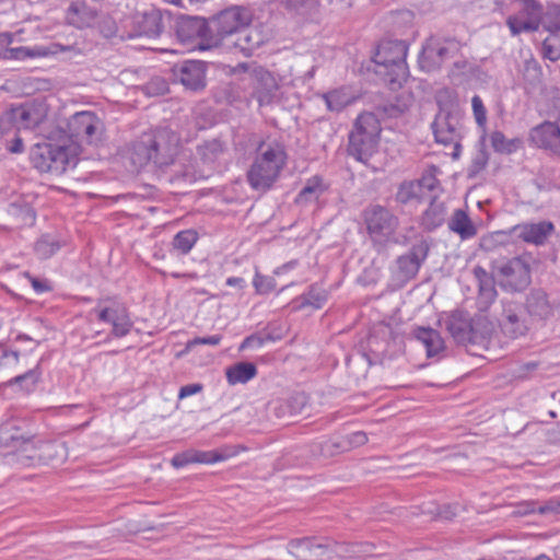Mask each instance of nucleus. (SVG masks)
Listing matches in <instances>:
<instances>
[{
	"label": "nucleus",
	"instance_id": "obj_1",
	"mask_svg": "<svg viewBox=\"0 0 560 560\" xmlns=\"http://www.w3.org/2000/svg\"><path fill=\"white\" fill-rule=\"evenodd\" d=\"M127 158L136 168L149 164L162 172L170 168L172 182L194 183L203 176L199 164L191 163V153L180 148L177 135L166 129L143 133L130 142Z\"/></svg>",
	"mask_w": 560,
	"mask_h": 560
},
{
	"label": "nucleus",
	"instance_id": "obj_2",
	"mask_svg": "<svg viewBox=\"0 0 560 560\" xmlns=\"http://www.w3.org/2000/svg\"><path fill=\"white\" fill-rule=\"evenodd\" d=\"M408 46L405 40H383L374 56L375 73L384 80L390 90L402 85L408 75L406 63Z\"/></svg>",
	"mask_w": 560,
	"mask_h": 560
},
{
	"label": "nucleus",
	"instance_id": "obj_3",
	"mask_svg": "<svg viewBox=\"0 0 560 560\" xmlns=\"http://www.w3.org/2000/svg\"><path fill=\"white\" fill-rule=\"evenodd\" d=\"M285 161L287 153L281 145L261 143L247 171V180L250 187L262 192L269 190L279 178Z\"/></svg>",
	"mask_w": 560,
	"mask_h": 560
},
{
	"label": "nucleus",
	"instance_id": "obj_4",
	"mask_svg": "<svg viewBox=\"0 0 560 560\" xmlns=\"http://www.w3.org/2000/svg\"><path fill=\"white\" fill-rule=\"evenodd\" d=\"M381 131V122L374 113L360 114L349 133V154L359 162L368 163L377 150Z\"/></svg>",
	"mask_w": 560,
	"mask_h": 560
},
{
	"label": "nucleus",
	"instance_id": "obj_5",
	"mask_svg": "<svg viewBox=\"0 0 560 560\" xmlns=\"http://www.w3.org/2000/svg\"><path fill=\"white\" fill-rule=\"evenodd\" d=\"M59 132L61 140L96 144L102 140L104 122L93 112H78L65 122V126H59Z\"/></svg>",
	"mask_w": 560,
	"mask_h": 560
},
{
	"label": "nucleus",
	"instance_id": "obj_6",
	"mask_svg": "<svg viewBox=\"0 0 560 560\" xmlns=\"http://www.w3.org/2000/svg\"><path fill=\"white\" fill-rule=\"evenodd\" d=\"M59 450H63L62 444L35 442L32 438L22 439L16 445V450L8 453L5 464L19 468L36 466L38 463H47L58 455Z\"/></svg>",
	"mask_w": 560,
	"mask_h": 560
},
{
	"label": "nucleus",
	"instance_id": "obj_7",
	"mask_svg": "<svg viewBox=\"0 0 560 560\" xmlns=\"http://www.w3.org/2000/svg\"><path fill=\"white\" fill-rule=\"evenodd\" d=\"M48 114L44 102L34 101L12 107L0 117V132L8 133L11 128L33 129L43 124Z\"/></svg>",
	"mask_w": 560,
	"mask_h": 560
},
{
	"label": "nucleus",
	"instance_id": "obj_8",
	"mask_svg": "<svg viewBox=\"0 0 560 560\" xmlns=\"http://www.w3.org/2000/svg\"><path fill=\"white\" fill-rule=\"evenodd\" d=\"M371 240L377 244L387 243L398 228V218L386 207L381 205H369L362 212Z\"/></svg>",
	"mask_w": 560,
	"mask_h": 560
},
{
	"label": "nucleus",
	"instance_id": "obj_9",
	"mask_svg": "<svg viewBox=\"0 0 560 560\" xmlns=\"http://www.w3.org/2000/svg\"><path fill=\"white\" fill-rule=\"evenodd\" d=\"M31 160L39 172L62 174L69 164H74V158L63 144L42 143L36 144L31 153Z\"/></svg>",
	"mask_w": 560,
	"mask_h": 560
},
{
	"label": "nucleus",
	"instance_id": "obj_10",
	"mask_svg": "<svg viewBox=\"0 0 560 560\" xmlns=\"http://www.w3.org/2000/svg\"><path fill=\"white\" fill-rule=\"evenodd\" d=\"M555 232V225L550 221H539L532 223H522L513 226L509 232H497L493 236L483 238L481 246L486 249L491 248L494 238L503 242L508 236L522 240L525 243L541 246Z\"/></svg>",
	"mask_w": 560,
	"mask_h": 560
},
{
	"label": "nucleus",
	"instance_id": "obj_11",
	"mask_svg": "<svg viewBox=\"0 0 560 560\" xmlns=\"http://www.w3.org/2000/svg\"><path fill=\"white\" fill-rule=\"evenodd\" d=\"M438 173H440L439 167L430 165L419 179L404 180L397 188L395 200L398 203L408 205L412 201L421 202L429 199L431 197L429 194L439 188Z\"/></svg>",
	"mask_w": 560,
	"mask_h": 560
},
{
	"label": "nucleus",
	"instance_id": "obj_12",
	"mask_svg": "<svg viewBox=\"0 0 560 560\" xmlns=\"http://www.w3.org/2000/svg\"><path fill=\"white\" fill-rule=\"evenodd\" d=\"M460 51V43L450 37H430L422 48L419 62L422 69L433 71Z\"/></svg>",
	"mask_w": 560,
	"mask_h": 560
},
{
	"label": "nucleus",
	"instance_id": "obj_13",
	"mask_svg": "<svg viewBox=\"0 0 560 560\" xmlns=\"http://www.w3.org/2000/svg\"><path fill=\"white\" fill-rule=\"evenodd\" d=\"M247 24L248 15L244 9L231 7L221 11L208 22V46H217L223 37L240 32Z\"/></svg>",
	"mask_w": 560,
	"mask_h": 560
},
{
	"label": "nucleus",
	"instance_id": "obj_14",
	"mask_svg": "<svg viewBox=\"0 0 560 560\" xmlns=\"http://www.w3.org/2000/svg\"><path fill=\"white\" fill-rule=\"evenodd\" d=\"M432 130L435 141L445 147H452L451 155L453 159H457L460 154V141L463 138V125L459 117L452 112L441 108L432 122Z\"/></svg>",
	"mask_w": 560,
	"mask_h": 560
},
{
	"label": "nucleus",
	"instance_id": "obj_15",
	"mask_svg": "<svg viewBox=\"0 0 560 560\" xmlns=\"http://www.w3.org/2000/svg\"><path fill=\"white\" fill-rule=\"evenodd\" d=\"M517 12L509 15L506 25L512 35L516 36L523 32H536L541 23L544 7L537 0H515Z\"/></svg>",
	"mask_w": 560,
	"mask_h": 560
},
{
	"label": "nucleus",
	"instance_id": "obj_16",
	"mask_svg": "<svg viewBox=\"0 0 560 560\" xmlns=\"http://www.w3.org/2000/svg\"><path fill=\"white\" fill-rule=\"evenodd\" d=\"M235 69L248 72L253 84V96L259 106L272 103L279 86L271 72L255 63H240Z\"/></svg>",
	"mask_w": 560,
	"mask_h": 560
},
{
	"label": "nucleus",
	"instance_id": "obj_17",
	"mask_svg": "<svg viewBox=\"0 0 560 560\" xmlns=\"http://www.w3.org/2000/svg\"><path fill=\"white\" fill-rule=\"evenodd\" d=\"M499 325L503 335L511 339L524 337L529 330L523 306L514 301H502Z\"/></svg>",
	"mask_w": 560,
	"mask_h": 560
},
{
	"label": "nucleus",
	"instance_id": "obj_18",
	"mask_svg": "<svg viewBox=\"0 0 560 560\" xmlns=\"http://www.w3.org/2000/svg\"><path fill=\"white\" fill-rule=\"evenodd\" d=\"M59 52H70L73 56L81 55V50L72 45H61L58 43H50L46 46L34 47H10L0 49V59L3 60H25L27 58H40Z\"/></svg>",
	"mask_w": 560,
	"mask_h": 560
},
{
	"label": "nucleus",
	"instance_id": "obj_19",
	"mask_svg": "<svg viewBox=\"0 0 560 560\" xmlns=\"http://www.w3.org/2000/svg\"><path fill=\"white\" fill-rule=\"evenodd\" d=\"M176 35L183 43H189L200 39L199 47L201 49L210 48L208 46L209 26L203 18L182 15L176 20Z\"/></svg>",
	"mask_w": 560,
	"mask_h": 560
},
{
	"label": "nucleus",
	"instance_id": "obj_20",
	"mask_svg": "<svg viewBox=\"0 0 560 560\" xmlns=\"http://www.w3.org/2000/svg\"><path fill=\"white\" fill-rule=\"evenodd\" d=\"M429 250V243L421 238L411 246L407 254L399 256L396 260L399 278L404 280L413 278L427 259Z\"/></svg>",
	"mask_w": 560,
	"mask_h": 560
},
{
	"label": "nucleus",
	"instance_id": "obj_21",
	"mask_svg": "<svg viewBox=\"0 0 560 560\" xmlns=\"http://www.w3.org/2000/svg\"><path fill=\"white\" fill-rule=\"evenodd\" d=\"M229 151L226 142L220 139L206 140L197 145V159L191 158L192 164H199L203 170L205 178L208 172L212 171L217 163H220Z\"/></svg>",
	"mask_w": 560,
	"mask_h": 560
},
{
	"label": "nucleus",
	"instance_id": "obj_22",
	"mask_svg": "<svg viewBox=\"0 0 560 560\" xmlns=\"http://www.w3.org/2000/svg\"><path fill=\"white\" fill-rule=\"evenodd\" d=\"M498 270L505 283L515 291H521L530 283V268L523 257H514L508 260Z\"/></svg>",
	"mask_w": 560,
	"mask_h": 560
},
{
	"label": "nucleus",
	"instance_id": "obj_23",
	"mask_svg": "<svg viewBox=\"0 0 560 560\" xmlns=\"http://www.w3.org/2000/svg\"><path fill=\"white\" fill-rule=\"evenodd\" d=\"M530 141L540 149L560 158V127L557 122L544 121L529 131Z\"/></svg>",
	"mask_w": 560,
	"mask_h": 560
},
{
	"label": "nucleus",
	"instance_id": "obj_24",
	"mask_svg": "<svg viewBox=\"0 0 560 560\" xmlns=\"http://www.w3.org/2000/svg\"><path fill=\"white\" fill-rule=\"evenodd\" d=\"M100 320L112 324V335L120 338L129 334L132 328V320L130 319L127 308L119 304H114L109 307L95 310Z\"/></svg>",
	"mask_w": 560,
	"mask_h": 560
},
{
	"label": "nucleus",
	"instance_id": "obj_25",
	"mask_svg": "<svg viewBox=\"0 0 560 560\" xmlns=\"http://www.w3.org/2000/svg\"><path fill=\"white\" fill-rule=\"evenodd\" d=\"M180 83L189 90L197 91L206 85V63L199 60H186L175 68Z\"/></svg>",
	"mask_w": 560,
	"mask_h": 560
},
{
	"label": "nucleus",
	"instance_id": "obj_26",
	"mask_svg": "<svg viewBox=\"0 0 560 560\" xmlns=\"http://www.w3.org/2000/svg\"><path fill=\"white\" fill-rule=\"evenodd\" d=\"M446 329L453 339L464 346H472L474 324L472 318L463 312H453L446 320Z\"/></svg>",
	"mask_w": 560,
	"mask_h": 560
},
{
	"label": "nucleus",
	"instance_id": "obj_27",
	"mask_svg": "<svg viewBox=\"0 0 560 560\" xmlns=\"http://www.w3.org/2000/svg\"><path fill=\"white\" fill-rule=\"evenodd\" d=\"M366 442V434L363 431H357L343 438L325 441L320 445V454L325 457L334 456L338 453L364 445Z\"/></svg>",
	"mask_w": 560,
	"mask_h": 560
},
{
	"label": "nucleus",
	"instance_id": "obj_28",
	"mask_svg": "<svg viewBox=\"0 0 560 560\" xmlns=\"http://www.w3.org/2000/svg\"><path fill=\"white\" fill-rule=\"evenodd\" d=\"M228 458L226 454H222L218 451H196V450H188L186 452L176 454L172 458V465L175 468H182L189 464H213L218 462H222Z\"/></svg>",
	"mask_w": 560,
	"mask_h": 560
},
{
	"label": "nucleus",
	"instance_id": "obj_29",
	"mask_svg": "<svg viewBox=\"0 0 560 560\" xmlns=\"http://www.w3.org/2000/svg\"><path fill=\"white\" fill-rule=\"evenodd\" d=\"M526 310L529 316L536 319H547L553 315V305L547 293L541 289H533L526 296Z\"/></svg>",
	"mask_w": 560,
	"mask_h": 560
},
{
	"label": "nucleus",
	"instance_id": "obj_30",
	"mask_svg": "<svg viewBox=\"0 0 560 560\" xmlns=\"http://www.w3.org/2000/svg\"><path fill=\"white\" fill-rule=\"evenodd\" d=\"M413 335L424 346L428 358L439 357L444 352V340L438 330L430 327H417Z\"/></svg>",
	"mask_w": 560,
	"mask_h": 560
},
{
	"label": "nucleus",
	"instance_id": "obj_31",
	"mask_svg": "<svg viewBox=\"0 0 560 560\" xmlns=\"http://www.w3.org/2000/svg\"><path fill=\"white\" fill-rule=\"evenodd\" d=\"M96 15V10L90 7L85 0L71 3L67 10V20L69 24L78 28L90 26L94 22Z\"/></svg>",
	"mask_w": 560,
	"mask_h": 560
},
{
	"label": "nucleus",
	"instance_id": "obj_32",
	"mask_svg": "<svg viewBox=\"0 0 560 560\" xmlns=\"http://www.w3.org/2000/svg\"><path fill=\"white\" fill-rule=\"evenodd\" d=\"M327 109L339 113L357 100L355 93L348 86L330 90L322 95Z\"/></svg>",
	"mask_w": 560,
	"mask_h": 560
},
{
	"label": "nucleus",
	"instance_id": "obj_33",
	"mask_svg": "<svg viewBox=\"0 0 560 560\" xmlns=\"http://www.w3.org/2000/svg\"><path fill=\"white\" fill-rule=\"evenodd\" d=\"M430 205L422 213L421 224L428 231H433L441 226L445 221L446 207L443 201H440L435 196H431Z\"/></svg>",
	"mask_w": 560,
	"mask_h": 560
},
{
	"label": "nucleus",
	"instance_id": "obj_34",
	"mask_svg": "<svg viewBox=\"0 0 560 560\" xmlns=\"http://www.w3.org/2000/svg\"><path fill=\"white\" fill-rule=\"evenodd\" d=\"M448 229L458 234L462 240L471 238L477 234V229L466 211L456 209L448 220Z\"/></svg>",
	"mask_w": 560,
	"mask_h": 560
},
{
	"label": "nucleus",
	"instance_id": "obj_35",
	"mask_svg": "<svg viewBox=\"0 0 560 560\" xmlns=\"http://www.w3.org/2000/svg\"><path fill=\"white\" fill-rule=\"evenodd\" d=\"M472 346L487 348L489 339L494 331L493 323L487 316L480 315L472 319Z\"/></svg>",
	"mask_w": 560,
	"mask_h": 560
},
{
	"label": "nucleus",
	"instance_id": "obj_36",
	"mask_svg": "<svg viewBox=\"0 0 560 560\" xmlns=\"http://www.w3.org/2000/svg\"><path fill=\"white\" fill-rule=\"evenodd\" d=\"M256 374V366L249 362H240L226 370V378L231 385L244 384L255 377Z\"/></svg>",
	"mask_w": 560,
	"mask_h": 560
},
{
	"label": "nucleus",
	"instance_id": "obj_37",
	"mask_svg": "<svg viewBox=\"0 0 560 560\" xmlns=\"http://www.w3.org/2000/svg\"><path fill=\"white\" fill-rule=\"evenodd\" d=\"M42 372L39 364H36L33 369L16 375L9 381V385H18L25 392H33L39 382Z\"/></svg>",
	"mask_w": 560,
	"mask_h": 560
},
{
	"label": "nucleus",
	"instance_id": "obj_38",
	"mask_svg": "<svg viewBox=\"0 0 560 560\" xmlns=\"http://www.w3.org/2000/svg\"><path fill=\"white\" fill-rule=\"evenodd\" d=\"M522 77L526 85L536 88L541 83L542 71L541 67L532 56L524 60L522 68Z\"/></svg>",
	"mask_w": 560,
	"mask_h": 560
},
{
	"label": "nucleus",
	"instance_id": "obj_39",
	"mask_svg": "<svg viewBox=\"0 0 560 560\" xmlns=\"http://www.w3.org/2000/svg\"><path fill=\"white\" fill-rule=\"evenodd\" d=\"M198 240V235L192 230L178 232L172 242V247L178 254L186 255L190 252Z\"/></svg>",
	"mask_w": 560,
	"mask_h": 560
},
{
	"label": "nucleus",
	"instance_id": "obj_40",
	"mask_svg": "<svg viewBox=\"0 0 560 560\" xmlns=\"http://www.w3.org/2000/svg\"><path fill=\"white\" fill-rule=\"evenodd\" d=\"M324 191L322 179L317 176L310 178L296 197L298 203L317 199Z\"/></svg>",
	"mask_w": 560,
	"mask_h": 560
},
{
	"label": "nucleus",
	"instance_id": "obj_41",
	"mask_svg": "<svg viewBox=\"0 0 560 560\" xmlns=\"http://www.w3.org/2000/svg\"><path fill=\"white\" fill-rule=\"evenodd\" d=\"M542 56L551 61L560 59V30L550 31L542 43Z\"/></svg>",
	"mask_w": 560,
	"mask_h": 560
},
{
	"label": "nucleus",
	"instance_id": "obj_42",
	"mask_svg": "<svg viewBox=\"0 0 560 560\" xmlns=\"http://www.w3.org/2000/svg\"><path fill=\"white\" fill-rule=\"evenodd\" d=\"M61 245L58 241L49 235L42 236L35 244V252L38 257L47 259L60 249Z\"/></svg>",
	"mask_w": 560,
	"mask_h": 560
},
{
	"label": "nucleus",
	"instance_id": "obj_43",
	"mask_svg": "<svg viewBox=\"0 0 560 560\" xmlns=\"http://www.w3.org/2000/svg\"><path fill=\"white\" fill-rule=\"evenodd\" d=\"M497 291L493 285L492 279L481 280V284L479 285V294H478V305L479 308L485 311L489 307V305L495 300Z\"/></svg>",
	"mask_w": 560,
	"mask_h": 560
},
{
	"label": "nucleus",
	"instance_id": "obj_44",
	"mask_svg": "<svg viewBox=\"0 0 560 560\" xmlns=\"http://www.w3.org/2000/svg\"><path fill=\"white\" fill-rule=\"evenodd\" d=\"M23 435L19 434V430L12 423H5L0 427V447L16 446Z\"/></svg>",
	"mask_w": 560,
	"mask_h": 560
},
{
	"label": "nucleus",
	"instance_id": "obj_45",
	"mask_svg": "<svg viewBox=\"0 0 560 560\" xmlns=\"http://www.w3.org/2000/svg\"><path fill=\"white\" fill-rule=\"evenodd\" d=\"M327 296L328 294L326 290L313 285L311 287L308 292L303 295L302 305H310L313 306L314 308H320L326 303Z\"/></svg>",
	"mask_w": 560,
	"mask_h": 560
},
{
	"label": "nucleus",
	"instance_id": "obj_46",
	"mask_svg": "<svg viewBox=\"0 0 560 560\" xmlns=\"http://www.w3.org/2000/svg\"><path fill=\"white\" fill-rule=\"evenodd\" d=\"M490 141L494 151L500 153H511L515 149V141L508 140L500 131L492 132Z\"/></svg>",
	"mask_w": 560,
	"mask_h": 560
},
{
	"label": "nucleus",
	"instance_id": "obj_47",
	"mask_svg": "<svg viewBox=\"0 0 560 560\" xmlns=\"http://www.w3.org/2000/svg\"><path fill=\"white\" fill-rule=\"evenodd\" d=\"M144 91L150 96L163 95L168 91V83L161 77L152 78L145 85Z\"/></svg>",
	"mask_w": 560,
	"mask_h": 560
},
{
	"label": "nucleus",
	"instance_id": "obj_48",
	"mask_svg": "<svg viewBox=\"0 0 560 560\" xmlns=\"http://www.w3.org/2000/svg\"><path fill=\"white\" fill-rule=\"evenodd\" d=\"M288 327L285 323L272 322L266 327V340H281L287 334Z\"/></svg>",
	"mask_w": 560,
	"mask_h": 560
},
{
	"label": "nucleus",
	"instance_id": "obj_49",
	"mask_svg": "<svg viewBox=\"0 0 560 560\" xmlns=\"http://www.w3.org/2000/svg\"><path fill=\"white\" fill-rule=\"evenodd\" d=\"M19 363V352L0 345V368H14Z\"/></svg>",
	"mask_w": 560,
	"mask_h": 560
},
{
	"label": "nucleus",
	"instance_id": "obj_50",
	"mask_svg": "<svg viewBox=\"0 0 560 560\" xmlns=\"http://www.w3.org/2000/svg\"><path fill=\"white\" fill-rule=\"evenodd\" d=\"M253 284L259 294L269 293L275 287L272 278L264 277L260 275H256Z\"/></svg>",
	"mask_w": 560,
	"mask_h": 560
},
{
	"label": "nucleus",
	"instance_id": "obj_51",
	"mask_svg": "<svg viewBox=\"0 0 560 560\" xmlns=\"http://www.w3.org/2000/svg\"><path fill=\"white\" fill-rule=\"evenodd\" d=\"M472 110L476 118V121L479 126L483 125L486 122V108L483 106L482 100L475 95L471 100Z\"/></svg>",
	"mask_w": 560,
	"mask_h": 560
},
{
	"label": "nucleus",
	"instance_id": "obj_52",
	"mask_svg": "<svg viewBox=\"0 0 560 560\" xmlns=\"http://www.w3.org/2000/svg\"><path fill=\"white\" fill-rule=\"evenodd\" d=\"M145 22L150 24L149 30L147 31V34L151 37L159 36L162 32V25H161V18L156 13H152L150 15H147Z\"/></svg>",
	"mask_w": 560,
	"mask_h": 560
},
{
	"label": "nucleus",
	"instance_id": "obj_53",
	"mask_svg": "<svg viewBox=\"0 0 560 560\" xmlns=\"http://www.w3.org/2000/svg\"><path fill=\"white\" fill-rule=\"evenodd\" d=\"M406 109H407L406 105H400V104H386V105L378 107V110L381 112V114H383L384 116L389 117V118H395V117L402 115Z\"/></svg>",
	"mask_w": 560,
	"mask_h": 560
},
{
	"label": "nucleus",
	"instance_id": "obj_54",
	"mask_svg": "<svg viewBox=\"0 0 560 560\" xmlns=\"http://www.w3.org/2000/svg\"><path fill=\"white\" fill-rule=\"evenodd\" d=\"M488 158L485 152H479L472 160L471 165L469 167V175H475L481 170H483L487 165Z\"/></svg>",
	"mask_w": 560,
	"mask_h": 560
},
{
	"label": "nucleus",
	"instance_id": "obj_55",
	"mask_svg": "<svg viewBox=\"0 0 560 560\" xmlns=\"http://www.w3.org/2000/svg\"><path fill=\"white\" fill-rule=\"evenodd\" d=\"M221 341V336L214 335L209 337H198L194 340H190L186 345V349L189 350L191 347L196 345H210V346H217Z\"/></svg>",
	"mask_w": 560,
	"mask_h": 560
},
{
	"label": "nucleus",
	"instance_id": "obj_56",
	"mask_svg": "<svg viewBox=\"0 0 560 560\" xmlns=\"http://www.w3.org/2000/svg\"><path fill=\"white\" fill-rule=\"evenodd\" d=\"M540 514L560 513V500H549L545 504L538 506Z\"/></svg>",
	"mask_w": 560,
	"mask_h": 560
},
{
	"label": "nucleus",
	"instance_id": "obj_57",
	"mask_svg": "<svg viewBox=\"0 0 560 560\" xmlns=\"http://www.w3.org/2000/svg\"><path fill=\"white\" fill-rule=\"evenodd\" d=\"M265 340H266V336L260 337L257 335H252L243 340L240 349L244 350V349L253 348V347H261L264 345Z\"/></svg>",
	"mask_w": 560,
	"mask_h": 560
},
{
	"label": "nucleus",
	"instance_id": "obj_58",
	"mask_svg": "<svg viewBox=\"0 0 560 560\" xmlns=\"http://www.w3.org/2000/svg\"><path fill=\"white\" fill-rule=\"evenodd\" d=\"M202 390V385L201 384H189V385H185L183 386L180 389H179V394H178V397L180 399L185 398V397H188V396H191V395H195L199 392Z\"/></svg>",
	"mask_w": 560,
	"mask_h": 560
},
{
	"label": "nucleus",
	"instance_id": "obj_59",
	"mask_svg": "<svg viewBox=\"0 0 560 560\" xmlns=\"http://www.w3.org/2000/svg\"><path fill=\"white\" fill-rule=\"evenodd\" d=\"M31 282H32V285L34 288V290L37 292V293H43V292H46V291H49L50 290V287L47 282L45 281H40L36 278H31Z\"/></svg>",
	"mask_w": 560,
	"mask_h": 560
},
{
	"label": "nucleus",
	"instance_id": "obj_60",
	"mask_svg": "<svg viewBox=\"0 0 560 560\" xmlns=\"http://www.w3.org/2000/svg\"><path fill=\"white\" fill-rule=\"evenodd\" d=\"M14 35L11 33H0V49L10 48L9 46L13 43Z\"/></svg>",
	"mask_w": 560,
	"mask_h": 560
},
{
	"label": "nucleus",
	"instance_id": "obj_61",
	"mask_svg": "<svg viewBox=\"0 0 560 560\" xmlns=\"http://www.w3.org/2000/svg\"><path fill=\"white\" fill-rule=\"evenodd\" d=\"M8 149L12 153H21L24 149L22 139L19 137H14L12 143L8 147Z\"/></svg>",
	"mask_w": 560,
	"mask_h": 560
},
{
	"label": "nucleus",
	"instance_id": "obj_62",
	"mask_svg": "<svg viewBox=\"0 0 560 560\" xmlns=\"http://www.w3.org/2000/svg\"><path fill=\"white\" fill-rule=\"evenodd\" d=\"M456 515V512L451 506H444L442 511L439 512V516L445 520H451Z\"/></svg>",
	"mask_w": 560,
	"mask_h": 560
},
{
	"label": "nucleus",
	"instance_id": "obj_63",
	"mask_svg": "<svg viewBox=\"0 0 560 560\" xmlns=\"http://www.w3.org/2000/svg\"><path fill=\"white\" fill-rule=\"evenodd\" d=\"M22 213H23V220L25 223H30V224H33L34 221H35V214L33 212L32 209L30 208H24L22 209Z\"/></svg>",
	"mask_w": 560,
	"mask_h": 560
},
{
	"label": "nucleus",
	"instance_id": "obj_64",
	"mask_svg": "<svg viewBox=\"0 0 560 560\" xmlns=\"http://www.w3.org/2000/svg\"><path fill=\"white\" fill-rule=\"evenodd\" d=\"M226 284L230 287L243 288L245 284V280L240 277H230L226 279Z\"/></svg>",
	"mask_w": 560,
	"mask_h": 560
}]
</instances>
